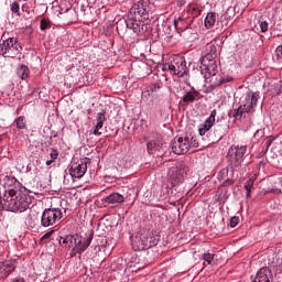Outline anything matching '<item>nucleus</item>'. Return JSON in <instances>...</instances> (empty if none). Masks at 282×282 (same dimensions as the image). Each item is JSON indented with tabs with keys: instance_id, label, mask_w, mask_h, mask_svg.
Instances as JSON below:
<instances>
[{
	"instance_id": "f704fd0d",
	"label": "nucleus",
	"mask_w": 282,
	"mask_h": 282,
	"mask_svg": "<svg viewBox=\"0 0 282 282\" xmlns=\"http://www.w3.org/2000/svg\"><path fill=\"white\" fill-rule=\"evenodd\" d=\"M19 10H21V7L19 6V2L14 1L11 4V12H13V14H17V17H21V13L19 12Z\"/></svg>"
},
{
	"instance_id": "ea45409f",
	"label": "nucleus",
	"mask_w": 282,
	"mask_h": 282,
	"mask_svg": "<svg viewBox=\"0 0 282 282\" xmlns=\"http://www.w3.org/2000/svg\"><path fill=\"white\" fill-rule=\"evenodd\" d=\"M87 8H88L89 11H87V9H82V12H84L83 14L85 17H91V14H93L91 10H94V7H87Z\"/></svg>"
},
{
	"instance_id": "f8f14e48",
	"label": "nucleus",
	"mask_w": 282,
	"mask_h": 282,
	"mask_svg": "<svg viewBox=\"0 0 282 282\" xmlns=\"http://www.w3.org/2000/svg\"><path fill=\"white\" fill-rule=\"evenodd\" d=\"M17 270V263L13 260L0 261V280L8 279Z\"/></svg>"
},
{
	"instance_id": "7ed1b4c3",
	"label": "nucleus",
	"mask_w": 282,
	"mask_h": 282,
	"mask_svg": "<svg viewBox=\"0 0 282 282\" xmlns=\"http://www.w3.org/2000/svg\"><path fill=\"white\" fill-rule=\"evenodd\" d=\"M21 54V44L14 37H9L0 44V56L4 58H14Z\"/></svg>"
},
{
	"instance_id": "f3484780",
	"label": "nucleus",
	"mask_w": 282,
	"mask_h": 282,
	"mask_svg": "<svg viewBox=\"0 0 282 282\" xmlns=\"http://www.w3.org/2000/svg\"><path fill=\"white\" fill-rule=\"evenodd\" d=\"M105 120H107V118L105 117V113L102 112L97 113V123L95 124L93 130H90V133H93V135H97V137L102 135V132H100V129H102V127L105 126Z\"/></svg>"
},
{
	"instance_id": "aec40b11",
	"label": "nucleus",
	"mask_w": 282,
	"mask_h": 282,
	"mask_svg": "<svg viewBox=\"0 0 282 282\" xmlns=\"http://www.w3.org/2000/svg\"><path fill=\"white\" fill-rule=\"evenodd\" d=\"M160 149H162V140L160 139L150 140L147 143V151L150 155H153V153L160 151Z\"/></svg>"
},
{
	"instance_id": "cd10ccee",
	"label": "nucleus",
	"mask_w": 282,
	"mask_h": 282,
	"mask_svg": "<svg viewBox=\"0 0 282 282\" xmlns=\"http://www.w3.org/2000/svg\"><path fill=\"white\" fill-rule=\"evenodd\" d=\"M214 135L215 138H217L218 140H221V138H224V135H226V131H224V126L221 124H216L214 127Z\"/></svg>"
},
{
	"instance_id": "39448f33",
	"label": "nucleus",
	"mask_w": 282,
	"mask_h": 282,
	"mask_svg": "<svg viewBox=\"0 0 282 282\" xmlns=\"http://www.w3.org/2000/svg\"><path fill=\"white\" fill-rule=\"evenodd\" d=\"M167 69L171 74L178 76V78H184L188 74V67H186V59L180 55H174L170 63H167Z\"/></svg>"
},
{
	"instance_id": "412c9836",
	"label": "nucleus",
	"mask_w": 282,
	"mask_h": 282,
	"mask_svg": "<svg viewBox=\"0 0 282 282\" xmlns=\"http://www.w3.org/2000/svg\"><path fill=\"white\" fill-rule=\"evenodd\" d=\"M106 204H124V196L120 193H111L105 198Z\"/></svg>"
},
{
	"instance_id": "473e14b6",
	"label": "nucleus",
	"mask_w": 282,
	"mask_h": 282,
	"mask_svg": "<svg viewBox=\"0 0 282 282\" xmlns=\"http://www.w3.org/2000/svg\"><path fill=\"white\" fill-rule=\"evenodd\" d=\"M203 261H206L208 265H213V261H215V254L213 253H204L202 256Z\"/></svg>"
},
{
	"instance_id": "58836bf2",
	"label": "nucleus",
	"mask_w": 282,
	"mask_h": 282,
	"mask_svg": "<svg viewBox=\"0 0 282 282\" xmlns=\"http://www.w3.org/2000/svg\"><path fill=\"white\" fill-rule=\"evenodd\" d=\"M261 32L265 33L268 32V21H260L259 22Z\"/></svg>"
},
{
	"instance_id": "0eeeda50",
	"label": "nucleus",
	"mask_w": 282,
	"mask_h": 282,
	"mask_svg": "<svg viewBox=\"0 0 282 282\" xmlns=\"http://www.w3.org/2000/svg\"><path fill=\"white\" fill-rule=\"evenodd\" d=\"M171 149L175 155H184L188 153V149H191V139L187 137L174 138L171 142Z\"/></svg>"
},
{
	"instance_id": "72a5a7b5",
	"label": "nucleus",
	"mask_w": 282,
	"mask_h": 282,
	"mask_svg": "<svg viewBox=\"0 0 282 282\" xmlns=\"http://www.w3.org/2000/svg\"><path fill=\"white\" fill-rule=\"evenodd\" d=\"M137 21H142V20H138V19H135L133 17L131 18V17H129V13H128V19L126 20L127 28L129 30H131Z\"/></svg>"
},
{
	"instance_id": "9d476101",
	"label": "nucleus",
	"mask_w": 282,
	"mask_h": 282,
	"mask_svg": "<svg viewBox=\"0 0 282 282\" xmlns=\"http://www.w3.org/2000/svg\"><path fill=\"white\" fill-rule=\"evenodd\" d=\"M200 67L202 74L205 72V78L208 80V77L215 76L217 74V59H200Z\"/></svg>"
},
{
	"instance_id": "dca6fc26",
	"label": "nucleus",
	"mask_w": 282,
	"mask_h": 282,
	"mask_svg": "<svg viewBox=\"0 0 282 282\" xmlns=\"http://www.w3.org/2000/svg\"><path fill=\"white\" fill-rule=\"evenodd\" d=\"M176 173H178V175L172 178V186H176V184H182V182H184V175H186V165L184 162L178 163Z\"/></svg>"
},
{
	"instance_id": "49530a36",
	"label": "nucleus",
	"mask_w": 282,
	"mask_h": 282,
	"mask_svg": "<svg viewBox=\"0 0 282 282\" xmlns=\"http://www.w3.org/2000/svg\"><path fill=\"white\" fill-rule=\"evenodd\" d=\"M193 12H196V14H202V10L197 8H192Z\"/></svg>"
},
{
	"instance_id": "e433bc0d",
	"label": "nucleus",
	"mask_w": 282,
	"mask_h": 282,
	"mask_svg": "<svg viewBox=\"0 0 282 282\" xmlns=\"http://www.w3.org/2000/svg\"><path fill=\"white\" fill-rule=\"evenodd\" d=\"M237 226H239V217L234 216V217L230 219V227H231V228H237Z\"/></svg>"
},
{
	"instance_id": "37998d69",
	"label": "nucleus",
	"mask_w": 282,
	"mask_h": 282,
	"mask_svg": "<svg viewBox=\"0 0 282 282\" xmlns=\"http://www.w3.org/2000/svg\"><path fill=\"white\" fill-rule=\"evenodd\" d=\"M52 235H54V230L47 231L42 239H50V237H52Z\"/></svg>"
},
{
	"instance_id": "6ab92c4d",
	"label": "nucleus",
	"mask_w": 282,
	"mask_h": 282,
	"mask_svg": "<svg viewBox=\"0 0 282 282\" xmlns=\"http://www.w3.org/2000/svg\"><path fill=\"white\" fill-rule=\"evenodd\" d=\"M232 19H235V9L228 8L220 18L221 26L230 28V21H232Z\"/></svg>"
},
{
	"instance_id": "f03ea898",
	"label": "nucleus",
	"mask_w": 282,
	"mask_h": 282,
	"mask_svg": "<svg viewBox=\"0 0 282 282\" xmlns=\"http://www.w3.org/2000/svg\"><path fill=\"white\" fill-rule=\"evenodd\" d=\"M248 152V147L246 145H231L227 153L228 167L232 171H237L243 164V158Z\"/></svg>"
},
{
	"instance_id": "b1692460",
	"label": "nucleus",
	"mask_w": 282,
	"mask_h": 282,
	"mask_svg": "<svg viewBox=\"0 0 282 282\" xmlns=\"http://www.w3.org/2000/svg\"><path fill=\"white\" fill-rule=\"evenodd\" d=\"M215 23H217V13H207L205 18V26L207 28V30H210V28H215Z\"/></svg>"
},
{
	"instance_id": "a19ab883",
	"label": "nucleus",
	"mask_w": 282,
	"mask_h": 282,
	"mask_svg": "<svg viewBox=\"0 0 282 282\" xmlns=\"http://www.w3.org/2000/svg\"><path fill=\"white\" fill-rule=\"evenodd\" d=\"M131 30H132L135 34L140 33V21H137V22L133 24V26L131 28Z\"/></svg>"
},
{
	"instance_id": "c85d7f7f",
	"label": "nucleus",
	"mask_w": 282,
	"mask_h": 282,
	"mask_svg": "<svg viewBox=\"0 0 282 282\" xmlns=\"http://www.w3.org/2000/svg\"><path fill=\"white\" fill-rule=\"evenodd\" d=\"M245 188L247 191V198L250 199V197H252V195H251L252 189L254 188V180L253 178H249L245 183Z\"/></svg>"
},
{
	"instance_id": "9b49d317",
	"label": "nucleus",
	"mask_w": 282,
	"mask_h": 282,
	"mask_svg": "<svg viewBox=\"0 0 282 282\" xmlns=\"http://www.w3.org/2000/svg\"><path fill=\"white\" fill-rule=\"evenodd\" d=\"M218 180L219 182H223V186H232L235 184V170L228 167H225L219 171L218 173Z\"/></svg>"
},
{
	"instance_id": "393cba45",
	"label": "nucleus",
	"mask_w": 282,
	"mask_h": 282,
	"mask_svg": "<svg viewBox=\"0 0 282 282\" xmlns=\"http://www.w3.org/2000/svg\"><path fill=\"white\" fill-rule=\"evenodd\" d=\"M17 74L19 78L25 80V78H30V68L26 65H20L17 69Z\"/></svg>"
},
{
	"instance_id": "2eb2a0df",
	"label": "nucleus",
	"mask_w": 282,
	"mask_h": 282,
	"mask_svg": "<svg viewBox=\"0 0 282 282\" xmlns=\"http://www.w3.org/2000/svg\"><path fill=\"white\" fill-rule=\"evenodd\" d=\"M272 279V270H270V268L264 267L261 268L256 276L252 279L251 282H270V280Z\"/></svg>"
},
{
	"instance_id": "c03bdc74",
	"label": "nucleus",
	"mask_w": 282,
	"mask_h": 282,
	"mask_svg": "<svg viewBox=\"0 0 282 282\" xmlns=\"http://www.w3.org/2000/svg\"><path fill=\"white\" fill-rule=\"evenodd\" d=\"M224 78V84H226V83H232V80H234V78L232 77H223Z\"/></svg>"
},
{
	"instance_id": "7c9ffc66",
	"label": "nucleus",
	"mask_w": 282,
	"mask_h": 282,
	"mask_svg": "<svg viewBox=\"0 0 282 282\" xmlns=\"http://www.w3.org/2000/svg\"><path fill=\"white\" fill-rule=\"evenodd\" d=\"M52 28V21H50L48 19H42L40 22V30L42 32H45V30H50Z\"/></svg>"
},
{
	"instance_id": "a18cd8bd",
	"label": "nucleus",
	"mask_w": 282,
	"mask_h": 282,
	"mask_svg": "<svg viewBox=\"0 0 282 282\" xmlns=\"http://www.w3.org/2000/svg\"><path fill=\"white\" fill-rule=\"evenodd\" d=\"M265 147H267V149H270V147H272V140H268L265 142Z\"/></svg>"
},
{
	"instance_id": "3c124183",
	"label": "nucleus",
	"mask_w": 282,
	"mask_h": 282,
	"mask_svg": "<svg viewBox=\"0 0 282 282\" xmlns=\"http://www.w3.org/2000/svg\"><path fill=\"white\" fill-rule=\"evenodd\" d=\"M76 251H74V249L72 250V252H70V257H75L76 256Z\"/></svg>"
},
{
	"instance_id": "c9c22d12",
	"label": "nucleus",
	"mask_w": 282,
	"mask_h": 282,
	"mask_svg": "<svg viewBox=\"0 0 282 282\" xmlns=\"http://www.w3.org/2000/svg\"><path fill=\"white\" fill-rule=\"evenodd\" d=\"M161 86L159 84L152 85L150 88V94L149 96H155V94H158V91H160Z\"/></svg>"
},
{
	"instance_id": "20e7f679",
	"label": "nucleus",
	"mask_w": 282,
	"mask_h": 282,
	"mask_svg": "<svg viewBox=\"0 0 282 282\" xmlns=\"http://www.w3.org/2000/svg\"><path fill=\"white\" fill-rule=\"evenodd\" d=\"M61 219H63V210L61 208H46L41 217V226L50 228V226L61 224Z\"/></svg>"
},
{
	"instance_id": "79ce46f5",
	"label": "nucleus",
	"mask_w": 282,
	"mask_h": 282,
	"mask_svg": "<svg viewBox=\"0 0 282 282\" xmlns=\"http://www.w3.org/2000/svg\"><path fill=\"white\" fill-rule=\"evenodd\" d=\"M269 193H273V195H281V188H271Z\"/></svg>"
},
{
	"instance_id": "de8ad7c7",
	"label": "nucleus",
	"mask_w": 282,
	"mask_h": 282,
	"mask_svg": "<svg viewBox=\"0 0 282 282\" xmlns=\"http://www.w3.org/2000/svg\"><path fill=\"white\" fill-rule=\"evenodd\" d=\"M52 164H54V160L51 159L46 161V166H52Z\"/></svg>"
},
{
	"instance_id": "603ef678",
	"label": "nucleus",
	"mask_w": 282,
	"mask_h": 282,
	"mask_svg": "<svg viewBox=\"0 0 282 282\" xmlns=\"http://www.w3.org/2000/svg\"><path fill=\"white\" fill-rule=\"evenodd\" d=\"M0 142H1V137H0Z\"/></svg>"
},
{
	"instance_id": "4c0bfd02",
	"label": "nucleus",
	"mask_w": 282,
	"mask_h": 282,
	"mask_svg": "<svg viewBox=\"0 0 282 282\" xmlns=\"http://www.w3.org/2000/svg\"><path fill=\"white\" fill-rule=\"evenodd\" d=\"M50 158L51 160H53V162H56V160L58 159V150L52 149L50 153Z\"/></svg>"
},
{
	"instance_id": "bb28decb",
	"label": "nucleus",
	"mask_w": 282,
	"mask_h": 282,
	"mask_svg": "<svg viewBox=\"0 0 282 282\" xmlns=\"http://www.w3.org/2000/svg\"><path fill=\"white\" fill-rule=\"evenodd\" d=\"M14 124L17 129L23 130L28 128V122L25 121V117L20 116L14 120Z\"/></svg>"
},
{
	"instance_id": "4468645a",
	"label": "nucleus",
	"mask_w": 282,
	"mask_h": 282,
	"mask_svg": "<svg viewBox=\"0 0 282 282\" xmlns=\"http://www.w3.org/2000/svg\"><path fill=\"white\" fill-rule=\"evenodd\" d=\"M215 118H217V110H213L210 116L205 120L203 124H200L198 129L199 135H206L209 129H213L215 126Z\"/></svg>"
},
{
	"instance_id": "423d86ee",
	"label": "nucleus",
	"mask_w": 282,
	"mask_h": 282,
	"mask_svg": "<svg viewBox=\"0 0 282 282\" xmlns=\"http://www.w3.org/2000/svg\"><path fill=\"white\" fill-rule=\"evenodd\" d=\"M260 95L259 93H252V90H248L240 98V106L247 113H254V107H257V102H259Z\"/></svg>"
},
{
	"instance_id": "2f4dec72",
	"label": "nucleus",
	"mask_w": 282,
	"mask_h": 282,
	"mask_svg": "<svg viewBox=\"0 0 282 282\" xmlns=\"http://www.w3.org/2000/svg\"><path fill=\"white\" fill-rule=\"evenodd\" d=\"M243 113H247V112L240 105L237 109L234 110V118L236 120H239V119H241V116H243Z\"/></svg>"
},
{
	"instance_id": "a211bd4d",
	"label": "nucleus",
	"mask_w": 282,
	"mask_h": 282,
	"mask_svg": "<svg viewBox=\"0 0 282 282\" xmlns=\"http://www.w3.org/2000/svg\"><path fill=\"white\" fill-rule=\"evenodd\" d=\"M206 55L202 57L205 63H208V61H216L217 59V46L215 44L209 43L206 45Z\"/></svg>"
},
{
	"instance_id": "c756f323",
	"label": "nucleus",
	"mask_w": 282,
	"mask_h": 282,
	"mask_svg": "<svg viewBox=\"0 0 282 282\" xmlns=\"http://www.w3.org/2000/svg\"><path fill=\"white\" fill-rule=\"evenodd\" d=\"M141 246L143 250H149V248H153V246H155V242H149V237L143 236L141 237Z\"/></svg>"
},
{
	"instance_id": "4be33fe9",
	"label": "nucleus",
	"mask_w": 282,
	"mask_h": 282,
	"mask_svg": "<svg viewBox=\"0 0 282 282\" xmlns=\"http://www.w3.org/2000/svg\"><path fill=\"white\" fill-rule=\"evenodd\" d=\"M74 242H76V236L74 235L59 237V246H64V248H74Z\"/></svg>"
},
{
	"instance_id": "ddd939ff",
	"label": "nucleus",
	"mask_w": 282,
	"mask_h": 282,
	"mask_svg": "<svg viewBox=\"0 0 282 282\" xmlns=\"http://www.w3.org/2000/svg\"><path fill=\"white\" fill-rule=\"evenodd\" d=\"M87 173V161H82L79 164H74L69 169V175L77 180L84 177Z\"/></svg>"
},
{
	"instance_id": "a878e982",
	"label": "nucleus",
	"mask_w": 282,
	"mask_h": 282,
	"mask_svg": "<svg viewBox=\"0 0 282 282\" xmlns=\"http://www.w3.org/2000/svg\"><path fill=\"white\" fill-rule=\"evenodd\" d=\"M208 78H209L212 87H220V85H224V83H225L224 77H221L217 73L215 75H210Z\"/></svg>"
},
{
	"instance_id": "8fccbe9b",
	"label": "nucleus",
	"mask_w": 282,
	"mask_h": 282,
	"mask_svg": "<svg viewBox=\"0 0 282 282\" xmlns=\"http://www.w3.org/2000/svg\"><path fill=\"white\" fill-rule=\"evenodd\" d=\"M177 21H182V18H178L177 20L174 21L175 28H177Z\"/></svg>"
},
{
	"instance_id": "09e8293b",
	"label": "nucleus",
	"mask_w": 282,
	"mask_h": 282,
	"mask_svg": "<svg viewBox=\"0 0 282 282\" xmlns=\"http://www.w3.org/2000/svg\"><path fill=\"white\" fill-rule=\"evenodd\" d=\"M149 242H150V243H155V238L150 237V238H149Z\"/></svg>"
},
{
	"instance_id": "6e6552de",
	"label": "nucleus",
	"mask_w": 282,
	"mask_h": 282,
	"mask_svg": "<svg viewBox=\"0 0 282 282\" xmlns=\"http://www.w3.org/2000/svg\"><path fill=\"white\" fill-rule=\"evenodd\" d=\"M75 242H73V252H77V254H83L89 246H91V241L94 240V235L89 234L86 238L83 239L82 236H75Z\"/></svg>"
},
{
	"instance_id": "5701e85b",
	"label": "nucleus",
	"mask_w": 282,
	"mask_h": 282,
	"mask_svg": "<svg viewBox=\"0 0 282 282\" xmlns=\"http://www.w3.org/2000/svg\"><path fill=\"white\" fill-rule=\"evenodd\" d=\"M182 100L186 104L195 102V100H199V91L193 89L192 91L186 93Z\"/></svg>"
},
{
	"instance_id": "f257e3e1",
	"label": "nucleus",
	"mask_w": 282,
	"mask_h": 282,
	"mask_svg": "<svg viewBox=\"0 0 282 282\" xmlns=\"http://www.w3.org/2000/svg\"><path fill=\"white\" fill-rule=\"evenodd\" d=\"M30 196L17 186V178L4 176L0 182V210L25 213L30 208Z\"/></svg>"
},
{
	"instance_id": "1a4fd4ad",
	"label": "nucleus",
	"mask_w": 282,
	"mask_h": 282,
	"mask_svg": "<svg viewBox=\"0 0 282 282\" xmlns=\"http://www.w3.org/2000/svg\"><path fill=\"white\" fill-rule=\"evenodd\" d=\"M128 14L131 19L134 18L139 21L147 19V1L140 0L138 3H134Z\"/></svg>"
}]
</instances>
